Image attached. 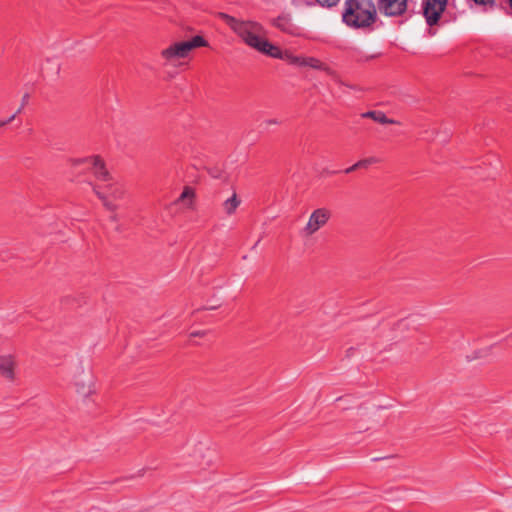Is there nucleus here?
Wrapping results in <instances>:
<instances>
[{
    "mask_svg": "<svg viewBox=\"0 0 512 512\" xmlns=\"http://www.w3.org/2000/svg\"><path fill=\"white\" fill-rule=\"evenodd\" d=\"M17 359L13 354H0V378L7 382L16 380Z\"/></svg>",
    "mask_w": 512,
    "mask_h": 512,
    "instance_id": "nucleus-10",
    "label": "nucleus"
},
{
    "mask_svg": "<svg viewBox=\"0 0 512 512\" xmlns=\"http://www.w3.org/2000/svg\"><path fill=\"white\" fill-rule=\"evenodd\" d=\"M476 5L480 6H492L495 0H472Z\"/></svg>",
    "mask_w": 512,
    "mask_h": 512,
    "instance_id": "nucleus-22",
    "label": "nucleus"
},
{
    "mask_svg": "<svg viewBox=\"0 0 512 512\" xmlns=\"http://www.w3.org/2000/svg\"><path fill=\"white\" fill-rule=\"evenodd\" d=\"M219 17L225 21V23L227 25H229V27L235 32L236 31V28L239 26V24L241 23L240 20H237L236 18L226 14V13H219Z\"/></svg>",
    "mask_w": 512,
    "mask_h": 512,
    "instance_id": "nucleus-17",
    "label": "nucleus"
},
{
    "mask_svg": "<svg viewBox=\"0 0 512 512\" xmlns=\"http://www.w3.org/2000/svg\"><path fill=\"white\" fill-rule=\"evenodd\" d=\"M7 125V122H2V120H0V128Z\"/></svg>",
    "mask_w": 512,
    "mask_h": 512,
    "instance_id": "nucleus-26",
    "label": "nucleus"
},
{
    "mask_svg": "<svg viewBox=\"0 0 512 512\" xmlns=\"http://www.w3.org/2000/svg\"><path fill=\"white\" fill-rule=\"evenodd\" d=\"M305 58L306 57H300V56H291L289 59L291 61V63H294L298 66H304L305 64L302 63L305 61Z\"/></svg>",
    "mask_w": 512,
    "mask_h": 512,
    "instance_id": "nucleus-21",
    "label": "nucleus"
},
{
    "mask_svg": "<svg viewBox=\"0 0 512 512\" xmlns=\"http://www.w3.org/2000/svg\"><path fill=\"white\" fill-rule=\"evenodd\" d=\"M235 33L246 45L258 52L277 59L283 57L280 48L270 43L264 37V29L259 23L254 21H241Z\"/></svg>",
    "mask_w": 512,
    "mask_h": 512,
    "instance_id": "nucleus-1",
    "label": "nucleus"
},
{
    "mask_svg": "<svg viewBox=\"0 0 512 512\" xmlns=\"http://www.w3.org/2000/svg\"><path fill=\"white\" fill-rule=\"evenodd\" d=\"M274 25L283 31H288L290 26V20L286 16H281L275 19Z\"/></svg>",
    "mask_w": 512,
    "mask_h": 512,
    "instance_id": "nucleus-19",
    "label": "nucleus"
},
{
    "mask_svg": "<svg viewBox=\"0 0 512 512\" xmlns=\"http://www.w3.org/2000/svg\"><path fill=\"white\" fill-rule=\"evenodd\" d=\"M303 63L305 64L304 66H308V67H311V68L317 69V70H324V71L330 73V69L317 58L306 57L305 61Z\"/></svg>",
    "mask_w": 512,
    "mask_h": 512,
    "instance_id": "nucleus-14",
    "label": "nucleus"
},
{
    "mask_svg": "<svg viewBox=\"0 0 512 512\" xmlns=\"http://www.w3.org/2000/svg\"><path fill=\"white\" fill-rule=\"evenodd\" d=\"M72 384L75 392L82 400L88 399L94 393V376L89 367L82 365L76 367L72 375Z\"/></svg>",
    "mask_w": 512,
    "mask_h": 512,
    "instance_id": "nucleus-5",
    "label": "nucleus"
},
{
    "mask_svg": "<svg viewBox=\"0 0 512 512\" xmlns=\"http://www.w3.org/2000/svg\"><path fill=\"white\" fill-rule=\"evenodd\" d=\"M408 0H377L376 9L385 17H403L408 12Z\"/></svg>",
    "mask_w": 512,
    "mask_h": 512,
    "instance_id": "nucleus-6",
    "label": "nucleus"
},
{
    "mask_svg": "<svg viewBox=\"0 0 512 512\" xmlns=\"http://www.w3.org/2000/svg\"><path fill=\"white\" fill-rule=\"evenodd\" d=\"M208 42L200 35L193 36L187 41H176L164 48L160 55L165 65L176 67L181 60L188 58L191 52L200 47H207Z\"/></svg>",
    "mask_w": 512,
    "mask_h": 512,
    "instance_id": "nucleus-3",
    "label": "nucleus"
},
{
    "mask_svg": "<svg viewBox=\"0 0 512 512\" xmlns=\"http://www.w3.org/2000/svg\"><path fill=\"white\" fill-rule=\"evenodd\" d=\"M375 162H377V160L375 158H367V159L360 160V161L356 162L353 166L347 168L345 170V173H350L357 168L366 167Z\"/></svg>",
    "mask_w": 512,
    "mask_h": 512,
    "instance_id": "nucleus-18",
    "label": "nucleus"
},
{
    "mask_svg": "<svg viewBox=\"0 0 512 512\" xmlns=\"http://www.w3.org/2000/svg\"><path fill=\"white\" fill-rule=\"evenodd\" d=\"M15 116H16V114H13L12 116H10V118H8L7 120H3L2 122H7V124H9L10 122H12L15 119Z\"/></svg>",
    "mask_w": 512,
    "mask_h": 512,
    "instance_id": "nucleus-25",
    "label": "nucleus"
},
{
    "mask_svg": "<svg viewBox=\"0 0 512 512\" xmlns=\"http://www.w3.org/2000/svg\"><path fill=\"white\" fill-rule=\"evenodd\" d=\"M379 56V54H366L364 53L363 51H361L360 49H353L352 52H351V57L356 60V61H368V60H371V59H375Z\"/></svg>",
    "mask_w": 512,
    "mask_h": 512,
    "instance_id": "nucleus-15",
    "label": "nucleus"
},
{
    "mask_svg": "<svg viewBox=\"0 0 512 512\" xmlns=\"http://www.w3.org/2000/svg\"><path fill=\"white\" fill-rule=\"evenodd\" d=\"M364 118H371L374 121L381 124H395L396 121L386 117L383 112L380 111H368L362 114Z\"/></svg>",
    "mask_w": 512,
    "mask_h": 512,
    "instance_id": "nucleus-13",
    "label": "nucleus"
},
{
    "mask_svg": "<svg viewBox=\"0 0 512 512\" xmlns=\"http://www.w3.org/2000/svg\"><path fill=\"white\" fill-rule=\"evenodd\" d=\"M240 203L241 200L238 198L237 193L233 192L232 195L223 202L222 207L224 212L230 216L236 212Z\"/></svg>",
    "mask_w": 512,
    "mask_h": 512,
    "instance_id": "nucleus-12",
    "label": "nucleus"
},
{
    "mask_svg": "<svg viewBox=\"0 0 512 512\" xmlns=\"http://www.w3.org/2000/svg\"><path fill=\"white\" fill-rule=\"evenodd\" d=\"M74 165L87 164L91 169L95 178L102 182H109L111 175L106 168L104 161L99 156H91L87 158L77 159L73 163Z\"/></svg>",
    "mask_w": 512,
    "mask_h": 512,
    "instance_id": "nucleus-9",
    "label": "nucleus"
},
{
    "mask_svg": "<svg viewBox=\"0 0 512 512\" xmlns=\"http://www.w3.org/2000/svg\"><path fill=\"white\" fill-rule=\"evenodd\" d=\"M266 125H276L279 124V121L277 119H268L265 121Z\"/></svg>",
    "mask_w": 512,
    "mask_h": 512,
    "instance_id": "nucleus-24",
    "label": "nucleus"
},
{
    "mask_svg": "<svg viewBox=\"0 0 512 512\" xmlns=\"http://www.w3.org/2000/svg\"><path fill=\"white\" fill-rule=\"evenodd\" d=\"M219 17L225 21V23L227 25H229V27L235 32L236 31V28L239 26V24L241 23L240 20H237L236 18L226 14V13H219Z\"/></svg>",
    "mask_w": 512,
    "mask_h": 512,
    "instance_id": "nucleus-16",
    "label": "nucleus"
},
{
    "mask_svg": "<svg viewBox=\"0 0 512 512\" xmlns=\"http://www.w3.org/2000/svg\"><path fill=\"white\" fill-rule=\"evenodd\" d=\"M194 200H195V191L189 187L186 186L180 196L177 199V202L182 204L184 208L186 209H193L194 207Z\"/></svg>",
    "mask_w": 512,
    "mask_h": 512,
    "instance_id": "nucleus-11",
    "label": "nucleus"
},
{
    "mask_svg": "<svg viewBox=\"0 0 512 512\" xmlns=\"http://www.w3.org/2000/svg\"><path fill=\"white\" fill-rule=\"evenodd\" d=\"M206 331L205 330H198V331H193L189 334L190 337H203L206 335Z\"/></svg>",
    "mask_w": 512,
    "mask_h": 512,
    "instance_id": "nucleus-23",
    "label": "nucleus"
},
{
    "mask_svg": "<svg viewBox=\"0 0 512 512\" xmlns=\"http://www.w3.org/2000/svg\"><path fill=\"white\" fill-rule=\"evenodd\" d=\"M508 2H509V6H510V7H511V9H512V0H508Z\"/></svg>",
    "mask_w": 512,
    "mask_h": 512,
    "instance_id": "nucleus-27",
    "label": "nucleus"
},
{
    "mask_svg": "<svg viewBox=\"0 0 512 512\" xmlns=\"http://www.w3.org/2000/svg\"><path fill=\"white\" fill-rule=\"evenodd\" d=\"M322 7H333L336 6L340 0H315Z\"/></svg>",
    "mask_w": 512,
    "mask_h": 512,
    "instance_id": "nucleus-20",
    "label": "nucleus"
},
{
    "mask_svg": "<svg viewBox=\"0 0 512 512\" xmlns=\"http://www.w3.org/2000/svg\"><path fill=\"white\" fill-rule=\"evenodd\" d=\"M331 217V212L327 208L315 209L309 216L308 221L302 229V234L306 237L314 235L324 227Z\"/></svg>",
    "mask_w": 512,
    "mask_h": 512,
    "instance_id": "nucleus-7",
    "label": "nucleus"
},
{
    "mask_svg": "<svg viewBox=\"0 0 512 512\" xmlns=\"http://www.w3.org/2000/svg\"><path fill=\"white\" fill-rule=\"evenodd\" d=\"M447 6V0H422V13L429 26L436 25Z\"/></svg>",
    "mask_w": 512,
    "mask_h": 512,
    "instance_id": "nucleus-8",
    "label": "nucleus"
},
{
    "mask_svg": "<svg viewBox=\"0 0 512 512\" xmlns=\"http://www.w3.org/2000/svg\"><path fill=\"white\" fill-rule=\"evenodd\" d=\"M377 9L372 0H346L342 13L343 22L351 28L370 27L376 20Z\"/></svg>",
    "mask_w": 512,
    "mask_h": 512,
    "instance_id": "nucleus-2",
    "label": "nucleus"
},
{
    "mask_svg": "<svg viewBox=\"0 0 512 512\" xmlns=\"http://www.w3.org/2000/svg\"><path fill=\"white\" fill-rule=\"evenodd\" d=\"M93 191L105 209L110 212H115L118 209L115 201L121 200L125 196V189L120 184L110 181L104 186H93Z\"/></svg>",
    "mask_w": 512,
    "mask_h": 512,
    "instance_id": "nucleus-4",
    "label": "nucleus"
}]
</instances>
